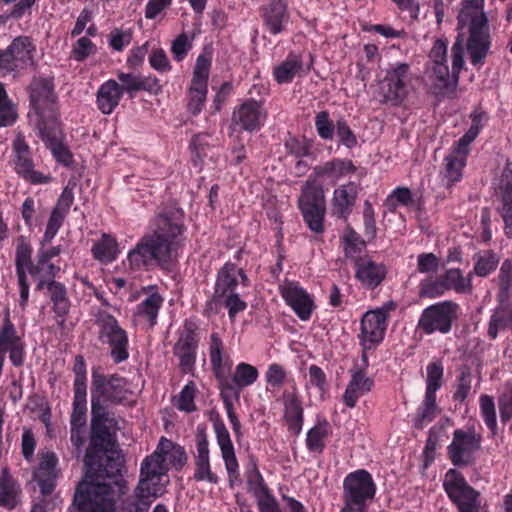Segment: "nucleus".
<instances>
[{"instance_id": "f257e3e1", "label": "nucleus", "mask_w": 512, "mask_h": 512, "mask_svg": "<svg viewBox=\"0 0 512 512\" xmlns=\"http://www.w3.org/2000/svg\"><path fill=\"white\" fill-rule=\"evenodd\" d=\"M184 232L183 212L168 209L158 213L137 244L128 251L124 266L132 272L164 267L176 256Z\"/></svg>"}, {"instance_id": "f03ea898", "label": "nucleus", "mask_w": 512, "mask_h": 512, "mask_svg": "<svg viewBox=\"0 0 512 512\" xmlns=\"http://www.w3.org/2000/svg\"><path fill=\"white\" fill-rule=\"evenodd\" d=\"M187 460L184 447L161 437L154 452L141 462L138 484L122 502L121 512H148L152 503L166 492L169 467L179 471Z\"/></svg>"}, {"instance_id": "7ed1b4c3", "label": "nucleus", "mask_w": 512, "mask_h": 512, "mask_svg": "<svg viewBox=\"0 0 512 512\" xmlns=\"http://www.w3.org/2000/svg\"><path fill=\"white\" fill-rule=\"evenodd\" d=\"M468 28L466 49L473 66L481 67L489 53L491 36L484 0H462L457 15V29Z\"/></svg>"}, {"instance_id": "20e7f679", "label": "nucleus", "mask_w": 512, "mask_h": 512, "mask_svg": "<svg viewBox=\"0 0 512 512\" xmlns=\"http://www.w3.org/2000/svg\"><path fill=\"white\" fill-rule=\"evenodd\" d=\"M70 512H116V497L111 484L79 483Z\"/></svg>"}, {"instance_id": "39448f33", "label": "nucleus", "mask_w": 512, "mask_h": 512, "mask_svg": "<svg viewBox=\"0 0 512 512\" xmlns=\"http://www.w3.org/2000/svg\"><path fill=\"white\" fill-rule=\"evenodd\" d=\"M245 280L243 271L232 263L224 264L218 272L212 301L227 308L230 318L246 308V303L237 292L238 286Z\"/></svg>"}, {"instance_id": "423d86ee", "label": "nucleus", "mask_w": 512, "mask_h": 512, "mask_svg": "<svg viewBox=\"0 0 512 512\" xmlns=\"http://www.w3.org/2000/svg\"><path fill=\"white\" fill-rule=\"evenodd\" d=\"M452 72L446 62L431 63L430 79L438 96L442 98H456V88L459 82V73L464 65L463 39L459 36L451 48Z\"/></svg>"}, {"instance_id": "0eeeda50", "label": "nucleus", "mask_w": 512, "mask_h": 512, "mask_svg": "<svg viewBox=\"0 0 512 512\" xmlns=\"http://www.w3.org/2000/svg\"><path fill=\"white\" fill-rule=\"evenodd\" d=\"M30 105L28 114L30 123L36 129L42 125L58 122L55 95L51 83L42 78H36L30 85Z\"/></svg>"}, {"instance_id": "6e6552de", "label": "nucleus", "mask_w": 512, "mask_h": 512, "mask_svg": "<svg viewBox=\"0 0 512 512\" xmlns=\"http://www.w3.org/2000/svg\"><path fill=\"white\" fill-rule=\"evenodd\" d=\"M410 67L407 63L391 66L383 79L378 82L377 98L383 104L401 105L409 94L411 83Z\"/></svg>"}, {"instance_id": "1a4fd4ad", "label": "nucleus", "mask_w": 512, "mask_h": 512, "mask_svg": "<svg viewBox=\"0 0 512 512\" xmlns=\"http://www.w3.org/2000/svg\"><path fill=\"white\" fill-rule=\"evenodd\" d=\"M298 206L308 228L315 234H322L326 214V200L322 185L316 180L307 181L302 188Z\"/></svg>"}, {"instance_id": "9d476101", "label": "nucleus", "mask_w": 512, "mask_h": 512, "mask_svg": "<svg viewBox=\"0 0 512 512\" xmlns=\"http://www.w3.org/2000/svg\"><path fill=\"white\" fill-rule=\"evenodd\" d=\"M125 378L113 374L93 373L91 383V408L107 409L109 405L121 403L127 395Z\"/></svg>"}, {"instance_id": "9b49d317", "label": "nucleus", "mask_w": 512, "mask_h": 512, "mask_svg": "<svg viewBox=\"0 0 512 512\" xmlns=\"http://www.w3.org/2000/svg\"><path fill=\"white\" fill-rule=\"evenodd\" d=\"M375 484L371 475L363 469L348 474L343 482L345 507L356 512H366L367 502L375 495Z\"/></svg>"}, {"instance_id": "f8f14e48", "label": "nucleus", "mask_w": 512, "mask_h": 512, "mask_svg": "<svg viewBox=\"0 0 512 512\" xmlns=\"http://www.w3.org/2000/svg\"><path fill=\"white\" fill-rule=\"evenodd\" d=\"M91 439L90 447L85 455V465L92 468L95 465L94 454L104 452L112 442V432L116 420L108 409L91 408Z\"/></svg>"}, {"instance_id": "ddd939ff", "label": "nucleus", "mask_w": 512, "mask_h": 512, "mask_svg": "<svg viewBox=\"0 0 512 512\" xmlns=\"http://www.w3.org/2000/svg\"><path fill=\"white\" fill-rule=\"evenodd\" d=\"M100 328L99 338L110 348V356L114 363L119 364L129 358V338L127 332L119 325L117 319L100 312L97 318Z\"/></svg>"}, {"instance_id": "4468645a", "label": "nucleus", "mask_w": 512, "mask_h": 512, "mask_svg": "<svg viewBox=\"0 0 512 512\" xmlns=\"http://www.w3.org/2000/svg\"><path fill=\"white\" fill-rule=\"evenodd\" d=\"M443 487L459 512H480L479 492L472 488L456 469H449Z\"/></svg>"}, {"instance_id": "2eb2a0df", "label": "nucleus", "mask_w": 512, "mask_h": 512, "mask_svg": "<svg viewBox=\"0 0 512 512\" xmlns=\"http://www.w3.org/2000/svg\"><path fill=\"white\" fill-rule=\"evenodd\" d=\"M255 380L256 369L246 363H240L232 376L226 374L219 382L221 397L234 426H236V418L231 411L233 402L238 400L241 390L251 385Z\"/></svg>"}, {"instance_id": "dca6fc26", "label": "nucleus", "mask_w": 512, "mask_h": 512, "mask_svg": "<svg viewBox=\"0 0 512 512\" xmlns=\"http://www.w3.org/2000/svg\"><path fill=\"white\" fill-rule=\"evenodd\" d=\"M458 304L444 301L423 310L418 321V328L426 334L439 332L446 334L451 330L452 322L457 317Z\"/></svg>"}, {"instance_id": "f3484780", "label": "nucleus", "mask_w": 512, "mask_h": 512, "mask_svg": "<svg viewBox=\"0 0 512 512\" xmlns=\"http://www.w3.org/2000/svg\"><path fill=\"white\" fill-rule=\"evenodd\" d=\"M12 162L18 176L31 184H46L51 180L49 175L34 169L31 150L22 133H18L12 142Z\"/></svg>"}, {"instance_id": "a211bd4d", "label": "nucleus", "mask_w": 512, "mask_h": 512, "mask_svg": "<svg viewBox=\"0 0 512 512\" xmlns=\"http://www.w3.org/2000/svg\"><path fill=\"white\" fill-rule=\"evenodd\" d=\"M481 447V436L475 431L456 429L448 446V455L454 466L466 467L474 461V453Z\"/></svg>"}, {"instance_id": "6ab92c4d", "label": "nucleus", "mask_w": 512, "mask_h": 512, "mask_svg": "<svg viewBox=\"0 0 512 512\" xmlns=\"http://www.w3.org/2000/svg\"><path fill=\"white\" fill-rule=\"evenodd\" d=\"M198 343L197 326L192 321H186L173 348L180 369L185 374L191 373L195 368Z\"/></svg>"}, {"instance_id": "aec40b11", "label": "nucleus", "mask_w": 512, "mask_h": 512, "mask_svg": "<svg viewBox=\"0 0 512 512\" xmlns=\"http://www.w3.org/2000/svg\"><path fill=\"white\" fill-rule=\"evenodd\" d=\"M195 472L193 478L197 482L218 484L219 477L211 470L209 443L204 429L198 428L196 433L195 451L193 452Z\"/></svg>"}, {"instance_id": "412c9836", "label": "nucleus", "mask_w": 512, "mask_h": 512, "mask_svg": "<svg viewBox=\"0 0 512 512\" xmlns=\"http://www.w3.org/2000/svg\"><path fill=\"white\" fill-rule=\"evenodd\" d=\"M387 314L383 309L366 312L361 319L360 339L364 349H371L382 341Z\"/></svg>"}, {"instance_id": "4be33fe9", "label": "nucleus", "mask_w": 512, "mask_h": 512, "mask_svg": "<svg viewBox=\"0 0 512 512\" xmlns=\"http://www.w3.org/2000/svg\"><path fill=\"white\" fill-rule=\"evenodd\" d=\"M215 434L218 446L227 471L230 487L241 483L239 465L235 455L234 446L230 434L223 423H215Z\"/></svg>"}, {"instance_id": "5701e85b", "label": "nucleus", "mask_w": 512, "mask_h": 512, "mask_svg": "<svg viewBox=\"0 0 512 512\" xmlns=\"http://www.w3.org/2000/svg\"><path fill=\"white\" fill-rule=\"evenodd\" d=\"M37 130L40 138L51 151L56 161L64 166H70L73 163V156L68 147L63 143V134L59 122L42 125Z\"/></svg>"}, {"instance_id": "b1692460", "label": "nucleus", "mask_w": 512, "mask_h": 512, "mask_svg": "<svg viewBox=\"0 0 512 512\" xmlns=\"http://www.w3.org/2000/svg\"><path fill=\"white\" fill-rule=\"evenodd\" d=\"M32 248L25 241L17 244L15 252V268L19 287V305L24 310L29 299V284L27 282V273H30L34 263L31 260Z\"/></svg>"}, {"instance_id": "393cba45", "label": "nucleus", "mask_w": 512, "mask_h": 512, "mask_svg": "<svg viewBox=\"0 0 512 512\" xmlns=\"http://www.w3.org/2000/svg\"><path fill=\"white\" fill-rule=\"evenodd\" d=\"M9 353L11 363L18 367L24 362V345L21 338L17 335L14 324L5 318L0 330V353Z\"/></svg>"}, {"instance_id": "a878e982", "label": "nucleus", "mask_w": 512, "mask_h": 512, "mask_svg": "<svg viewBox=\"0 0 512 512\" xmlns=\"http://www.w3.org/2000/svg\"><path fill=\"white\" fill-rule=\"evenodd\" d=\"M58 458L54 452L42 453L38 467L33 472V480L43 495H49L55 488Z\"/></svg>"}, {"instance_id": "bb28decb", "label": "nucleus", "mask_w": 512, "mask_h": 512, "mask_svg": "<svg viewBox=\"0 0 512 512\" xmlns=\"http://www.w3.org/2000/svg\"><path fill=\"white\" fill-rule=\"evenodd\" d=\"M142 290L148 295L137 305L134 316L140 323L145 324L148 328H152L157 322L164 298L158 293L156 286H147Z\"/></svg>"}, {"instance_id": "cd10ccee", "label": "nucleus", "mask_w": 512, "mask_h": 512, "mask_svg": "<svg viewBox=\"0 0 512 512\" xmlns=\"http://www.w3.org/2000/svg\"><path fill=\"white\" fill-rule=\"evenodd\" d=\"M361 186L356 182H349L336 188L332 198V212L337 217L347 220L356 203Z\"/></svg>"}, {"instance_id": "c85d7f7f", "label": "nucleus", "mask_w": 512, "mask_h": 512, "mask_svg": "<svg viewBox=\"0 0 512 512\" xmlns=\"http://www.w3.org/2000/svg\"><path fill=\"white\" fill-rule=\"evenodd\" d=\"M281 293L287 304L301 320L305 321L310 318L313 304L304 289L296 283L287 282L282 286Z\"/></svg>"}, {"instance_id": "c756f323", "label": "nucleus", "mask_w": 512, "mask_h": 512, "mask_svg": "<svg viewBox=\"0 0 512 512\" xmlns=\"http://www.w3.org/2000/svg\"><path fill=\"white\" fill-rule=\"evenodd\" d=\"M263 26L271 34H279L284 29V22L289 19L285 0H268L262 7Z\"/></svg>"}, {"instance_id": "7c9ffc66", "label": "nucleus", "mask_w": 512, "mask_h": 512, "mask_svg": "<svg viewBox=\"0 0 512 512\" xmlns=\"http://www.w3.org/2000/svg\"><path fill=\"white\" fill-rule=\"evenodd\" d=\"M208 354L214 375L220 382L226 374L231 373L232 360L225 352L224 343L218 333L210 335Z\"/></svg>"}, {"instance_id": "2f4dec72", "label": "nucleus", "mask_w": 512, "mask_h": 512, "mask_svg": "<svg viewBox=\"0 0 512 512\" xmlns=\"http://www.w3.org/2000/svg\"><path fill=\"white\" fill-rule=\"evenodd\" d=\"M356 278L366 288H376L386 276L383 264L376 263L369 258H359L355 261Z\"/></svg>"}, {"instance_id": "473e14b6", "label": "nucleus", "mask_w": 512, "mask_h": 512, "mask_svg": "<svg viewBox=\"0 0 512 512\" xmlns=\"http://www.w3.org/2000/svg\"><path fill=\"white\" fill-rule=\"evenodd\" d=\"M45 287L48 291V297L53 304L52 310L56 315L57 324L61 328H64L66 316L71 306L66 287L64 284L55 280H48Z\"/></svg>"}, {"instance_id": "72a5a7b5", "label": "nucleus", "mask_w": 512, "mask_h": 512, "mask_svg": "<svg viewBox=\"0 0 512 512\" xmlns=\"http://www.w3.org/2000/svg\"><path fill=\"white\" fill-rule=\"evenodd\" d=\"M284 405V418L288 424V429L295 435L302 430L303 408L296 389L284 391L282 394Z\"/></svg>"}, {"instance_id": "f704fd0d", "label": "nucleus", "mask_w": 512, "mask_h": 512, "mask_svg": "<svg viewBox=\"0 0 512 512\" xmlns=\"http://www.w3.org/2000/svg\"><path fill=\"white\" fill-rule=\"evenodd\" d=\"M122 97L119 83L114 79H109L98 88L96 104L103 114L110 115L119 105Z\"/></svg>"}, {"instance_id": "c9c22d12", "label": "nucleus", "mask_w": 512, "mask_h": 512, "mask_svg": "<svg viewBox=\"0 0 512 512\" xmlns=\"http://www.w3.org/2000/svg\"><path fill=\"white\" fill-rule=\"evenodd\" d=\"M21 486L7 467L0 474V506L13 510L20 503Z\"/></svg>"}, {"instance_id": "e433bc0d", "label": "nucleus", "mask_w": 512, "mask_h": 512, "mask_svg": "<svg viewBox=\"0 0 512 512\" xmlns=\"http://www.w3.org/2000/svg\"><path fill=\"white\" fill-rule=\"evenodd\" d=\"M467 155L468 153L454 146L452 151L444 158V166L440 173L446 187H451L461 179Z\"/></svg>"}, {"instance_id": "4c0bfd02", "label": "nucleus", "mask_w": 512, "mask_h": 512, "mask_svg": "<svg viewBox=\"0 0 512 512\" xmlns=\"http://www.w3.org/2000/svg\"><path fill=\"white\" fill-rule=\"evenodd\" d=\"M356 167L351 160L333 159L314 168L315 177L318 179L328 178L335 184L341 178L354 174Z\"/></svg>"}, {"instance_id": "58836bf2", "label": "nucleus", "mask_w": 512, "mask_h": 512, "mask_svg": "<svg viewBox=\"0 0 512 512\" xmlns=\"http://www.w3.org/2000/svg\"><path fill=\"white\" fill-rule=\"evenodd\" d=\"M372 385L373 380L367 377L363 370L358 369L353 371L351 380L343 395L344 403L349 408H353L356 405L357 400L371 390Z\"/></svg>"}, {"instance_id": "ea45409f", "label": "nucleus", "mask_w": 512, "mask_h": 512, "mask_svg": "<svg viewBox=\"0 0 512 512\" xmlns=\"http://www.w3.org/2000/svg\"><path fill=\"white\" fill-rule=\"evenodd\" d=\"M8 47L20 70L34 64V52L36 48L30 37L18 36Z\"/></svg>"}, {"instance_id": "a19ab883", "label": "nucleus", "mask_w": 512, "mask_h": 512, "mask_svg": "<svg viewBox=\"0 0 512 512\" xmlns=\"http://www.w3.org/2000/svg\"><path fill=\"white\" fill-rule=\"evenodd\" d=\"M210 68L211 58L205 54H200L196 59L189 91L208 92Z\"/></svg>"}, {"instance_id": "79ce46f5", "label": "nucleus", "mask_w": 512, "mask_h": 512, "mask_svg": "<svg viewBox=\"0 0 512 512\" xmlns=\"http://www.w3.org/2000/svg\"><path fill=\"white\" fill-rule=\"evenodd\" d=\"M93 257L101 263L113 262L118 255V243L109 234H103L101 239L94 243L91 249Z\"/></svg>"}, {"instance_id": "37998d69", "label": "nucleus", "mask_w": 512, "mask_h": 512, "mask_svg": "<svg viewBox=\"0 0 512 512\" xmlns=\"http://www.w3.org/2000/svg\"><path fill=\"white\" fill-rule=\"evenodd\" d=\"M303 61L299 55H289L285 61L274 69V76L278 83H289L300 73Z\"/></svg>"}, {"instance_id": "c03bdc74", "label": "nucleus", "mask_w": 512, "mask_h": 512, "mask_svg": "<svg viewBox=\"0 0 512 512\" xmlns=\"http://www.w3.org/2000/svg\"><path fill=\"white\" fill-rule=\"evenodd\" d=\"M59 270V267L52 264L51 260L37 254V263L33 265L29 274L40 277L36 288L41 290L45 287L48 280H53Z\"/></svg>"}, {"instance_id": "a18cd8bd", "label": "nucleus", "mask_w": 512, "mask_h": 512, "mask_svg": "<svg viewBox=\"0 0 512 512\" xmlns=\"http://www.w3.org/2000/svg\"><path fill=\"white\" fill-rule=\"evenodd\" d=\"M73 408L70 416L71 427H86L87 392H74Z\"/></svg>"}, {"instance_id": "49530a36", "label": "nucleus", "mask_w": 512, "mask_h": 512, "mask_svg": "<svg viewBox=\"0 0 512 512\" xmlns=\"http://www.w3.org/2000/svg\"><path fill=\"white\" fill-rule=\"evenodd\" d=\"M233 121L242 129L253 131L256 128V103L247 102L242 104L233 114Z\"/></svg>"}, {"instance_id": "de8ad7c7", "label": "nucleus", "mask_w": 512, "mask_h": 512, "mask_svg": "<svg viewBox=\"0 0 512 512\" xmlns=\"http://www.w3.org/2000/svg\"><path fill=\"white\" fill-rule=\"evenodd\" d=\"M17 119V109L0 82V127L12 125Z\"/></svg>"}, {"instance_id": "09e8293b", "label": "nucleus", "mask_w": 512, "mask_h": 512, "mask_svg": "<svg viewBox=\"0 0 512 512\" xmlns=\"http://www.w3.org/2000/svg\"><path fill=\"white\" fill-rule=\"evenodd\" d=\"M196 384L189 381L180 391L178 396L174 397L173 405L180 411L192 412L196 409L194 402L196 396Z\"/></svg>"}, {"instance_id": "8fccbe9b", "label": "nucleus", "mask_w": 512, "mask_h": 512, "mask_svg": "<svg viewBox=\"0 0 512 512\" xmlns=\"http://www.w3.org/2000/svg\"><path fill=\"white\" fill-rule=\"evenodd\" d=\"M436 396L425 394V399L414 420V427L422 429L425 425L432 422L436 416Z\"/></svg>"}, {"instance_id": "3c124183", "label": "nucleus", "mask_w": 512, "mask_h": 512, "mask_svg": "<svg viewBox=\"0 0 512 512\" xmlns=\"http://www.w3.org/2000/svg\"><path fill=\"white\" fill-rule=\"evenodd\" d=\"M209 138L210 136L208 134H198L193 137L190 144V150L194 165L200 166L204 158L209 155V152L212 149L208 141Z\"/></svg>"}, {"instance_id": "603ef678", "label": "nucleus", "mask_w": 512, "mask_h": 512, "mask_svg": "<svg viewBox=\"0 0 512 512\" xmlns=\"http://www.w3.org/2000/svg\"><path fill=\"white\" fill-rule=\"evenodd\" d=\"M447 289H454L459 293H466L471 290L470 280L465 278L459 269H449L442 275Z\"/></svg>"}, {"instance_id": "864d4df0", "label": "nucleus", "mask_w": 512, "mask_h": 512, "mask_svg": "<svg viewBox=\"0 0 512 512\" xmlns=\"http://www.w3.org/2000/svg\"><path fill=\"white\" fill-rule=\"evenodd\" d=\"M499 294L500 303L506 302L509 297V290L512 285V262L505 260L500 268L499 276Z\"/></svg>"}, {"instance_id": "5fc2aeb1", "label": "nucleus", "mask_w": 512, "mask_h": 512, "mask_svg": "<svg viewBox=\"0 0 512 512\" xmlns=\"http://www.w3.org/2000/svg\"><path fill=\"white\" fill-rule=\"evenodd\" d=\"M258 508L260 512H281L273 496L268 492L262 476L258 473Z\"/></svg>"}, {"instance_id": "6e6d98bb", "label": "nucleus", "mask_w": 512, "mask_h": 512, "mask_svg": "<svg viewBox=\"0 0 512 512\" xmlns=\"http://www.w3.org/2000/svg\"><path fill=\"white\" fill-rule=\"evenodd\" d=\"M67 215H64L60 212H57L55 210H52L50 213V216L48 218L45 232L41 239V245L45 246L47 244H50L52 240L57 235L59 229L62 227L63 222L65 220Z\"/></svg>"}, {"instance_id": "4d7b16f0", "label": "nucleus", "mask_w": 512, "mask_h": 512, "mask_svg": "<svg viewBox=\"0 0 512 512\" xmlns=\"http://www.w3.org/2000/svg\"><path fill=\"white\" fill-rule=\"evenodd\" d=\"M480 410L483 416V419L487 425V427L492 431L493 434H496L497 431V421H496V411H495V403L491 396L489 395H481L479 399Z\"/></svg>"}, {"instance_id": "13d9d810", "label": "nucleus", "mask_w": 512, "mask_h": 512, "mask_svg": "<svg viewBox=\"0 0 512 512\" xmlns=\"http://www.w3.org/2000/svg\"><path fill=\"white\" fill-rule=\"evenodd\" d=\"M476 258L474 267L475 273L480 277L487 276L491 271L495 270L499 259L495 253L491 251H485L483 254H479Z\"/></svg>"}, {"instance_id": "bf43d9fd", "label": "nucleus", "mask_w": 512, "mask_h": 512, "mask_svg": "<svg viewBox=\"0 0 512 512\" xmlns=\"http://www.w3.org/2000/svg\"><path fill=\"white\" fill-rule=\"evenodd\" d=\"M500 189L502 191L501 214L512 216V171L505 172L501 177Z\"/></svg>"}, {"instance_id": "052dcab7", "label": "nucleus", "mask_w": 512, "mask_h": 512, "mask_svg": "<svg viewBox=\"0 0 512 512\" xmlns=\"http://www.w3.org/2000/svg\"><path fill=\"white\" fill-rule=\"evenodd\" d=\"M459 372L460 375L457 380L456 391L454 392L453 398L456 401L464 402L471 389L472 375L468 366H461Z\"/></svg>"}, {"instance_id": "680f3d73", "label": "nucleus", "mask_w": 512, "mask_h": 512, "mask_svg": "<svg viewBox=\"0 0 512 512\" xmlns=\"http://www.w3.org/2000/svg\"><path fill=\"white\" fill-rule=\"evenodd\" d=\"M447 287L442 275L435 279L428 278L420 283V296L434 298L447 291Z\"/></svg>"}, {"instance_id": "e2e57ef3", "label": "nucleus", "mask_w": 512, "mask_h": 512, "mask_svg": "<svg viewBox=\"0 0 512 512\" xmlns=\"http://www.w3.org/2000/svg\"><path fill=\"white\" fill-rule=\"evenodd\" d=\"M443 378V367L440 363L433 362L427 366L426 393L436 396L437 390L441 387Z\"/></svg>"}, {"instance_id": "0e129e2a", "label": "nucleus", "mask_w": 512, "mask_h": 512, "mask_svg": "<svg viewBox=\"0 0 512 512\" xmlns=\"http://www.w3.org/2000/svg\"><path fill=\"white\" fill-rule=\"evenodd\" d=\"M327 423L319 424L308 431L307 446L312 451H321L324 447L323 440L327 436Z\"/></svg>"}, {"instance_id": "69168bd1", "label": "nucleus", "mask_w": 512, "mask_h": 512, "mask_svg": "<svg viewBox=\"0 0 512 512\" xmlns=\"http://www.w3.org/2000/svg\"><path fill=\"white\" fill-rule=\"evenodd\" d=\"M346 246H345V255L346 257L354 259L361 258L359 255L365 249V241L361 240L359 235L354 231H349L347 235L344 237Z\"/></svg>"}, {"instance_id": "338daca9", "label": "nucleus", "mask_w": 512, "mask_h": 512, "mask_svg": "<svg viewBox=\"0 0 512 512\" xmlns=\"http://www.w3.org/2000/svg\"><path fill=\"white\" fill-rule=\"evenodd\" d=\"M74 372V392H87V376H86V364L85 360L81 355H77L74 360L73 366Z\"/></svg>"}, {"instance_id": "774afa93", "label": "nucleus", "mask_w": 512, "mask_h": 512, "mask_svg": "<svg viewBox=\"0 0 512 512\" xmlns=\"http://www.w3.org/2000/svg\"><path fill=\"white\" fill-rule=\"evenodd\" d=\"M117 77L122 94L127 93L130 97H134L140 91V75L119 72Z\"/></svg>"}]
</instances>
